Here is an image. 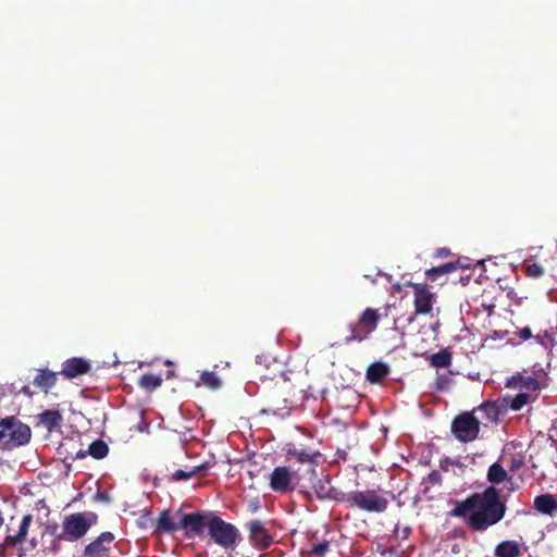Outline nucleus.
I'll list each match as a JSON object with an SVG mask.
<instances>
[{
	"label": "nucleus",
	"mask_w": 557,
	"mask_h": 557,
	"mask_svg": "<svg viewBox=\"0 0 557 557\" xmlns=\"http://www.w3.org/2000/svg\"><path fill=\"white\" fill-rule=\"evenodd\" d=\"M96 517L91 512L72 513L64 519L63 534L66 540L76 541L83 537L92 523Z\"/></svg>",
	"instance_id": "6"
},
{
	"label": "nucleus",
	"mask_w": 557,
	"mask_h": 557,
	"mask_svg": "<svg viewBox=\"0 0 557 557\" xmlns=\"http://www.w3.org/2000/svg\"><path fill=\"white\" fill-rule=\"evenodd\" d=\"M521 555V548L516 541H504L499 543L495 548L496 557H519Z\"/></svg>",
	"instance_id": "18"
},
{
	"label": "nucleus",
	"mask_w": 557,
	"mask_h": 557,
	"mask_svg": "<svg viewBox=\"0 0 557 557\" xmlns=\"http://www.w3.org/2000/svg\"><path fill=\"white\" fill-rule=\"evenodd\" d=\"M451 432L460 442H472L479 435L480 422L472 412L459 414L451 423Z\"/></svg>",
	"instance_id": "7"
},
{
	"label": "nucleus",
	"mask_w": 557,
	"mask_h": 557,
	"mask_svg": "<svg viewBox=\"0 0 557 557\" xmlns=\"http://www.w3.org/2000/svg\"><path fill=\"white\" fill-rule=\"evenodd\" d=\"M505 512L506 506L499 498V492L493 486L457 503L451 510L453 516L463 518L475 531H485L498 523Z\"/></svg>",
	"instance_id": "1"
},
{
	"label": "nucleus",
	"mask_w": 557,
	"mask_h": 557,
	"mask_svg": "<svg viewBox=\"0 0 557 557\" xmlns=\"http://www.w3.org/2000/svg\"><path fill=\"white\" fill-rule=\"evenodd\" d=\"M409 285L414 292V314L430 313L435 301V295L422 284L409 283Z\"/></svg>",
	"instance_id": "11"
},
{
	"label": "nucleus",
	"mask_w": 557,
	"mask_h": 557,
	"mask_svg": "<svg viewBox=\"0 0 557 557\" xmlns=\"http://www.w3.org/2000/svg\"><path fill=\"white\" fill-rule=\"evenodd\" d=\"M32 522V515H25L17 523L11 520V523L7 527V536L3 541L2 548H15L24 544Z\"/></svg>",
	"instance_id": "9"
},
{
	"label": "nucleus",
	"mask_w": 557,
	"mask_h": 557,
	"mask_svg": "<svg viewBox=\"0 0 557 557\" xmlns=\"http://www.w3.org/2000/svg\"><path fill=\"white\" fill-rule=\"evenodd\" d=\"M534 508L543 513L553 516L557 511V500L550 494H543L534 498Z\"/></svg>",
	"instance_id": "15"
},
{
	"label": "nucleus",
	"mask_w": 557,
	"mask_h": 557,
	"mask_svg": "<svg viewBox=\"0 0 557 557\" xmlns=\"http://www.w3.org/2000/svg\"><path fill=\"white\" fill-rule=\"evenodd\" d=\"M39 423L45 425L48 431H52L60 426L62 422V416L59 410H46L38 414Z\"/></svg>",
	"instance_id": "19"
},
{
	"label": "nucleus",
	"mask_w": 557,
	"mask_h": 557,
	"mask_svg": "<svg viewBox=\"0 0 557 557\" xmlns=\"http://www.w3.org/2000/svg\"><path fill=\"white\" fill-rule=\"evenodd\" d=\"M534 338L540 345H542L545 348H547L548 346H552L554 343L553 333L549 331H544L542 333H539Z\"/></svg>",
	"instance_id": "30"
},
{
	"label": "nucleus",
	"mask_w": 557,
	"mask_h": 557,
	"mask_svg": "<svg viewBox=\"0 0 557 557\" xmlns=\"http://www.w3.org/2000/svg\"><path fill=\"white\" fill-rule=\"evenodd\" d=\"M177 530H181L180 520L176 521L169 511H162L157 519V532L173 533Z\"/></svg>",
	"instance_id": "16"
},
{
	"label": "nucleus",
	"mask_w": 557,
	"mask_h": 557,
	"mask_svg": "<svg viewBox=\"0 0 557 557\" xmlns=\"http://www.w3.org/2000/svg\"><path fill=\"white\" fill-rule=\"evenodd\" d=\"M530 401H531V394H529V393H519L510 401V408L512 410H520L523 406H525Z\"/></svg>",
	"instance_id": "29"
},
{
	"label": "nucleus",
	"mask_w": 557,
	"mask_h": 557,
	"mask_svg": "<svg viewBox=\"0 0 557 557\" xmlns=\"http://www.w3.org/2000/svg\"><path fill=\"white\" fill-rule=\"evenodd\" d=\"M478 411L484 413L491 422H494L498 419L499 411H498V407L495 404H492V403L482 404L479 407Z\"/></svg>",
	"instance_id": "27"
},
{
	"label": "nucleus",
	"mask_w": 557,
	"mask_h": 557,
	"mask_svg": "<svg viewBox=\"0 0 557 557\" xmlns=\"http://www.w3.org/2000/svg\"><path fill=\"white\" fill-rule=\"evenodd\" d=\"M388 374V367L382 362L372 363L367 370V380L371 383L381 382Z\"/></svg>",
	"instance_id": "21"
},
{
	"label": "nucleus",
	"mask_w": 557,
	"mask_h": 557,
	"mask_svg": "<svg viewBox=\"0 0 557 557\" xmlns=\"http://www.w3.org/2000/svg\"><path fill=\"white\" fill-rule=\"evenodd\" d=\"M299 483V475L288 467H276L270 474L269 485L275 493L293 492Z\"/></svg>",
	"instance_id": "8"
},
{
	"label": "nucleus",
	"mask_w": 557,
	"mask_h": 557,
	"mask_svg": "<svg viewBox=\"0 0 557 557\" xmlns=\"http://www.w3.org/2000/svg\"><path fill=\"white\" fill-rule=\"evenodd\" d=\"M90 370V363L83 358H71L64 361L62 374L67 379H74L87 373Z\"/></svg>",
	"instance_id": "13"
},
{
	"label": "nucleus",
	"mask_w": 557,
	"mask_h": 557,
	"mask_svg": "<svg viewBox=\"0 0 557 557\" xmlns=\"http://www.w3.org/2000/svg\"><path fill=\"white\" fill-rule=\"evenodd\" d=\"M250 539L255 545L265 548L271 544V537L260 521L249 523Z\"/></svg>",
	"instance_id": "14"
},
{
	"label": "nucleus",
	"mask_w": 557,
	"mask_h": 557,
	"mask_svg": "<svg viewBox=\"0 0 557 557\" xmlns=\"http://www.w3.org/2000/svg\"><path fill=\"white\" fill-rule=\"evenodd\" d=\"M313 490L318 498H336V491L332 487L329 475L319 478L313 484Z\"/></svg>",
	"instance_id": "17"
},
{
	"label": "nucleus",
	"mask_w": 557,
	"mask_h": 557,
	"mask_svg": "<svg viewBox=\"0 0 557 557\" xmlns=\"http://www.w3.org/2000/svg\"><path fill=\"white\" fill-rule=\"evenodd\" d=\"M211 516L212 513L210 512H176V517H180L181 530H183L188 537L201 534L203 530L208 528Z\"/></svg>",
	"instance_id": "10"
},
{
	"label": "nucleus",
	"mask_w": 557,
	"mask_h": 557,
	"mask_svg": "<svg viewBox=\"0 0 557 557\" xmlns=\"http://www.w3.org/2000/svg\"><path fill=\"white\" fill-rule=\"evenodd\" d=\"M456 267L453 263H445L435 268L426 270L425 274L431 280H436L438 276L453 272Z\"/></svg>",
	"instance_id": "25"
},
{
	"label": "nucleus",
	"mask_w": 557,
	"mask_h": 557,
	"mask_svg": "<svg viewBox=\"0 0 557 557\" xmlns=\"http://www.w3.org/2000/svg\"><path fill=\"white\" fill-rule=\"evenodd\" d=\"M88 453L96 459H102L108 455L109 448L103 441H95L89 445Z\"/></svg>",
	"instance_id": "23"
},
{
	"label": "nucleus",
	"mask_w": 557,
	"mask_h": 557,
	"mask_svg": "<svg viewBox=\"0 0 557 557\" xmlns=\"http://www.w3.org/2000/svg\"><path fill=\"white\" fill-rule=\"evenodd\" d=\"M414 321V315H410L408 319H407V323L410 324Z\"/></svg>",
	"instance_id": "39"
},
{
	"label": "nucleus",
	"mask_w": 557,
	"mask_h": 557,
	"mask_svg": "<svg viewBox=\"0 0 557 557\" xmlns=\"http://www.w3.org/2000/svg\"><path fill=\"white\" fill-rule=\"evenodd\" d=\"M528 273L533 276H540L543 273V270L541 267L533 264L529 267Z\"/></svg>",
	"instance_id": "35"
},
{
	"label": "nucleus",
	"mask_w": 557,
	"mask_h": 557,
	"mask_svg": "<svg viewBox=\"0 0 557 557\" xmlns=\"http://www.w3.org/2000/svg\"><path fill=\"white\" fill-rule=\"evenodd\" d=\"M451 362V355L447 350H441L431 357V364L435 368H446Z\"/></svg>",
	"instance_id": "24"
},
{
	"label": "nucleus",
	"mask_w": 557,
	"mask_h": 557,
	"mask_svg": "<svg viewBox=\"0 0 557 557\" xmlns=\"http://www.w3.org/2000/svg\"><path fill=\"white\" fill-rule=\"evenodd\" d=\"M30 436V428L17 418L7 417L0 420V446L3 449L26 445Z\"/></svg>",
	"instance_id": "2"
},
{
	"label": "nucleus",
	"mask_w": 557,
	"mask_h": 557,
	"mask_svg": "<svg viewBox=\"0 0 557 557\" xmlns=\"http://www.w3.org/2000/svg\"><path fill=\"white\" fill-rule=\"evenodd\" d=\"M552 432H553V433H552V437H555V440L557 441V426H554V428L552 429Z\"/></svg>",
	"instance_id": "38"
},
{
	"label": "nucleus",
	"mask_w": 557,
	"mask_h": 557,
	"mask_svg": "<svg viewBox=\"0 0 557 557\" xmlns=\"http://www.w3.org/2000/svg\"><path fill=\"white\" fill-rule=\"evenodd\" d=\"M137 429H138V431H139V432H146V431H148V429H149V423H148V422H146V421H143V422L138 425V428H137Z\"/></svg>",
	"instance_id": "37"
},
{
	"label": "nucleus",
	"mask_w": 557,
	"mask_h": 557,
	"mask_svg": "<svg viewBox=\"0 0 557 557\" xmlns=\"http://www.w3.org/2000/svg\"><path fill=\"white\" fill-rule=\"evenodd\" d=\"M298 459H299L300 461H304V460H305V458H304V454H300V455L298 456Z\"/></svg>",
	"instance_id": "41"
},
{
	"label": "nucleus",
	"mask_w": 557,
	"mask_h": 557,
	"mask_svg": "<svg viewBox=\"0 0 557 557\" xmlns=\"http://www.w3.org/2000/svg\"><path fill=\"white\" fill-rule=\"evenodd\" d=\"M398 322H399V319H396L394 321V329L397 330L398 329Z\"/></svg>",
	"instance_id": "40"
},
{
	"label": "nucleus",
	"mask_w": 557,
	"mask_h": 557,
	"mask_svg": "<svg viewBox=\"0 0 557 557\" xmlns=\"http://www.w3.org/2000/svg\"><path fill=\"white\" fill-rule=\"evenodd\" d=\"M487 480L493 484H500L508 480V474L503 466L495 462L488 468Z\"/></svg>",
	"instance_id": "22"
},
{
	"label": "nucleus",
	"mask_w": 557,
	"mask_h": 557,
	"mask_svg": "<svg viewBox=\"0 0 557 557\" xmlns=\"http://www.w3.org/2000/svg\"><path fill=\"white\" fill-rule=\"evenodd\" d=\"M174 479L176 480H186L190 476L189 473H186L185 471L183 470H177L175 473H174Z\"/></svg>",
	"instance_id": "36"
},
{
	"label": "nucleus",
	"mask_w": 557,
	"mask_h": 557,
	"mask_svg": "<svg viewBox=\"0 0 557 557\" xmlns=\"http://www.w3.org/2000/svg\"><path fill=\"white\" fill-rule=\"evenodd\" d=\"M207 530L211 540L225 549L234 547L239 540V532L236 527L213 513L209 519Z\"/></svg>",
	"instance_id": "4"
},
{
	"label": "nucleus",
	"mask_w": 557,
	"mask_h": 557,
	"mask_svg": "<svg viewBox=\"0 0 557 557\" xmlns=\"http://www.w3.org/2000/svg\"><path fill=\"white\" fill-rule=\"evenodd\" d=\"M329 544L327 543H320L318 545H314L312 548V553L319 557L323 556L324 553L327 550Z\"/></svg>",
	"instance_id": "33"
},
{
	"label": "nucleus",
	"mask_w": 557,
	"mask_h": 557,
	"mask_svg": "<svg viewBox=\"0 0 557 557\" xmlns=\"http://www.w3.org/2000/svg\"><path fill=\"white\" fill-rule=\"evenodd\" d=\"M343 500L349 506L368 512H383L388 499L379 490L352 491Z\"/></svg>",
	"instance_id": "3"
},
{
	"label": "nucleus",
	"mask_w": 557,
	"mask_h": 557,
	"mask_svg": "<svg viewBox=\"0 0 557 557\" xmlns=\"http://www.w3.org/2000/svg\"><path fill=\"white\" fill-rule=\"evenodd\" d=\"M200 380L203 385L210 388H218L221 385V381L214 372H203L200 376Z\"/></svg>",
	"instance_id": "28"
},
{
	"label": "nucleus",
	"mask_w": 557,
	"mask_h": 557,
	"mask_svg": "<svg viewBox=\"0 0 557 557\" xmlns=\"http://www.w3.org/2000/svg\"><path fill=\"white\" fill-rule=\"evenodd\" d=\"M57 382V375L54 372L49 370H40L34 379V385L47 392Z\"/></svg>",
	"instance_id": "20"
},
{
	"label": "nucleus",
	"mask_w": 557,
	"mask_h": 557,
	"mask_svg": "<svg viewBox=\"0 0 557 557\" xmlns=\"http://www.w3.org/2000/svg\"><path fill=\"white\" fill-rule=\"evenodd\" d=\"M441 482V474L438 471H432L426 478L423 479L422 485L424 486V492H426L431 486H434Z\"/></svg>",
	"instance_id": "31"
},
{
	"label": "nucleus",
	"mask_w": 557,
	"mask_h": 557,
	"mask_svg": "<svg viewBox=\"0 0 557 557\" xmlns=\"http://www.w3.org/2000/svg\"><path fill=\"white\" fill-rule=\"evenodd\" d=\"M380 313L376 309L367 308L359 315L355 323L349 324L350 336L346 337L345 343L362 342L367 339L377 327Z\"/></svg>",
	"instance_id": "5"
},
{
	"label": "nucleus",
	"mask_w": 557,
	"mask_h": 557,
	"mask_svg": "<svg viewBox=\"0 0 557 557\" xmlns=\"http://www.w3.org/2000/svg\"><path fill=\"white\" fill-rule=\"evenodd\" d=\"M520 386H525L528 388H537V382L531 377H528L527 380H523L522 377L518 379Z\"/></svg>",
	"instance_id": "32"
},
{
	"label": "nucleus",
	"mask_w": 557,
	"mask_h": 557,
	"mask_svg": "<svg viewBox=\"0 0 557 557\" xmlns=\"http://www.w3.org/2000/svg\"><path fill=\"white\" fill-rule=\"evenodd\" d=\"M518 336L522 341H528L532 338V331L530 327L525 326L518 332Z\"/></svg>",
	"instance_id": "34"
},
{
	"label": "nucleus",
	"mask_w": 557,
	"mask_h": 557,
	"mask_svg": "<svg viewBox=\"0 0 557 557\" xmlns=\"http://www.w3.org/2000/svg\"><path fill=\"white\" fill-rule=\"evenodd\" d=\"M113 541V533L103 532L85 547L84 555L86 557H106L111 549Z\"/></svg>",
	"instance_id": "12"
},
{
	"label": "nucleus",
	"mask_w": 557,
	"mask_h": 557,
	"mask_svg": "<svg viewBox=\"0 0 557 557\" xmlns=\"http://www.w3.org/2000/svg\"><path fill=\"white\" fill-rule=\"evenodd\" d=\"M162 383V379L154 374H145L140 377L139 384L143 388L152 391L159 387Z\"/></svg>",
	"instance_id": "26"
}]
</instances>
